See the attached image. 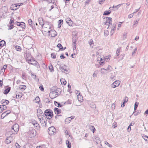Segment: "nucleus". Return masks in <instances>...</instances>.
<instances>
[{
    "label": "nucleus",
    "instance_id": "49",
    "mask_svg": "<svg viewBox=\"0 0 148 148\" xmlns=\"http://www.w3.org/2000/svg\"><path fill=\"white\" fill-rule=\"evenodd\" d=\"M104 35L106 36H107L108 34V31L107 30H104Z\"/></svg>",
    "mask_w": 148,
    "mask_h": 148
},
{
    "label": "nucleus",
    "instance_id": "25",
    "mask_svg": "<svg viewBox=\"0 0 148 148\" xmlns=\"http://www.w3.org/2000/svg\"><path fill=\"white\" fill-rule=\"evenodd\" d=\"M28 22L29 25L32 28L34 26V23H33L31 19H29L28 20Z\"/></svg>",
    "mask_w": 148,
    "mask_h": 148
},
{
    "label": "nucleus",
    "instance_id": "10",
    "mask_svg": "<svg viewBox=\"0 0 148 148\" xmlns=\"http://www.w3.org/2000/svg\"><path fill=\"white\" fill-rule=\"evenodd\" d=\"M19 126L16 123L13 125L12 127V130H13L16 132H17L18 131Z\"/></svg>",
    "mask_w": 148,
    "mask_h": 148
},
{
    "label": "nucleus",
    "instance_id": "48",
    "mask_svg": "<svg viewBox=\"0 0 148 148\" xmlns=\"http://www.w3.org/2000/svg\"><path fill=\"white\" fill-rule=\"evenodd\" d=\"M7 115H6V112H4L1 115V118L2 119H3L5 116Z\"/></svg>",
    "mask_w": 148,
    "mask_h": 148
},
{
    "label": "nucleus",
    "instance_id": "31",
    "mask_svg": "<svg viewBox=\"0 0 148 148\" xmlns=\"http://www.w3.org/2000/svg\"><path fill=\"white\" fill-rule=\"evenodd\" d=\"M2 103L3 104V105H5L8 104L9 101H8L7 100H2L1 101Z\"/></svg>",
    "mask_w": 148,
    "mask_h": 148
},
{
    "label": "nucleus",
    "instance_id": "43",
    "mask_svg": "<svg viewBox=\"0 0 148 148\" xmlns=\"http://www.w3.org/2000/svg\"><path fill=\"white\" fill-rule=\"evenodd\" d=\"M142 137L145 140L148 142V136L145 135H143Z\"/></svg>",
    "mask_w": 148,
    "mask_h": 148
},
{
    "label": "nucleus",
    "instance_id": "56",
    "mask_svg": "<svg viewBox=\"0 0 148 148\" xmlns=\"http://www.w3.org/2000/svg\"><path fill=\"white\" fill-rule=\"evenodd\" d=\"M105 143L106 145H108V146L109 147H112L111 145L109 144L107 142L105 141Z\"/></svg>",
    "mask_w": 148,
    "mask_h": 148
},
{
    "label": "nucleus",
    "instance_id": "29",
    "mask_svg": "<svg viewBox=\"0 0 148 148\" xmlns=\"http://www.w3.org/2000/svg\"><path fill=\"white\" fill-rule=\"evenodd\" d=\"M99 61V63L100 65H103L104 64L105 62V60L103 58H101Z\"/></svg>",
    "mask_w": 148,
    "mask_h": 148
},
{
    "label": "nucleus",
    "instance_id": "42",
    "mask_svg": "<svg viewBox=\"0 0 148 148\" xmlns=\"http://www.w3.org/2000/svg\"><path fill=\"white\" fill-rule=\"evenodd\" d=\"M112 69V67L110 66L109 65L108 66L107 69H106V70L107 71H109V72H110L111 71Z\"/></svg>",
    "mask_w": 148,
    "mask_h": 148
},
{
    "label": "nucleus",
    "instance_id": "13",
    "mask_svg": "<svg viewBox=\"0 0 148 148\" xmlns=\"http://www.w3.org/2000/svg\"><path fill=\"white\" fill-rule=\"evenodd\" d=\"M13 138L11 136H9L7 137L5 140V143L7 144H8L13 141Z\"/></svg>",
    "mask_w": 148,
    "mask_h": 148
},
{
    "label": "nucleus",
    "instance_id": "16",
    "mask_svg": "<svg viewBox=\"0 0 148 148\" xmlns=\"http://www.w3.org/2000/svg\"><path fill=\"white\" fill-rule=\"evenodd\" d=\"M32 123L35 127H36V128L38 129L39 128V125L36 121L35 120L32 121Z\"/></svg>",
    "mask_w": 148,
    "mask_h": 148
},
{
    "label": "nucleus",
    "instance_id": "12",
    "mask_svg": "<svg viewBox=\"0 0 148 148\" xmlns=\"http://www.w3.org/2000/svg\"><path fill=\"white\" fill-rule=\"evenodd\" d=\"M24 56L27 61L28 59H31V53L29 51L26 52V53L24 54Z\"/></svg>",
    "mask_w": 148,
    "mask_h": 148
},
{
    "label": "nucleus",
    "instance_id": "15",
    "mask_svg": "<svg viewBox=\"0 0 148 148\" xmlns=\"http://www.w3.org/2000/svg\"><path fill=\"white\" fill-rule=\"evenodd\" d=\"M49 96L51 99L54 98L58 96L53 91L50 92L49 94Z\"/></svg>",
    "mask_w": 148,
    "mask_h": 148
},
{
    "label": "nucleus",
    "instance_id": "32",
    "mask_svg": "<svg viewBox=\"0 0 148 148\" xmlns=\"http://www.w3.org/2000/svg\"><path fill=\"white\" fill-rule=\"evenodd\" d=\"M40 101V98L39 97L37 96L35 98V100H34V102L38 103Z\"/></svg>",
    "mask_w": 148,
    "mask_h": 148
},
{
    "label": "nucleus",
    "instance_id": "6",
    "mask_svg": "<svg viewBox=\"0 0 148 148\" xmlns=\"http://www.w3.org/2000/svg\"><path fill=\"white\" fill-rule=\"evenodd\" d=\"M106 21L104 23V24L108 25L111 24L112 22V18L111 17H107L106 19Z\"/></svg>",
    "mask_w": 148,
    "mask_h": 148
},
{
    "label": "nucleus",
    "instance_id": "51",
    "mask_svg": "<svg viewBox=\"0 0 148 148\" xmlns=\"http://www.w3.org/2000/svg\"><path fill=\"white\" fill-rule=\"evenodd\" d=\"M57 47L60 48V49L61 50V49H62V46L61 44L59 43L57 45Z\"/></svg>",
    "mask_w": 148,
    "mask_h": 148
},
{
    "label": "nucleus",
    "instance_id": "35",
    "mask_svg": "<svg viewBox=\"0 0 148 148\" xmlns=\"http://www.w3.org/2000/svg\"><path fill=\"white\" fill-rule=\"evenodd\" d=\"M89 129L93 133H94L95 131V129L93 126H90L89 127Z\"/></svg>",
    "mask_w": 148,
    "mask_h": 148
},
{
    "label": "nucleus",
    "instance_id": "17",
    "mask_svg": "<svg viewBox=\"0 0 148 148\" xmlns=\"http://www.w3.org/2000/svg\"><path fill=\"white\" fill-rule=\"evenodd\" d=\"M66 22L69 24V25H71L73 23V22L70 18L68 17L66 18Z\"/></svg>",
    "mask_w": 148,
    "mask_h": 148
},
{
    "label": "nucleus",
    "instance_id": "27",
    "mask_svg": "<svg viewBox=\"0 0 148 148\" xmlns=\"http://www.w3.org/2000/svg\"><path fill=\"white\" fill-rule=\"evenodd\" d=\"M26 88V86L25 85H21L19 86V88L21 90H24Z\"/></svg>",
    "mask_w": 148,
    "mask_h": 148
},
{
    "label": "nucleus",
    "instance_id": "21",
    "mask_svg": "<svg viewBox=\"0 0 148 148\" xmlns=\"http://www.w3.org/2000/svg\"><path fill=\"white\" fill-rule=\"evenodd\" d=\"M122 4H119L116 6L113 5V7H110L109 9H110V10H113V8H115L117 9H118L119 7H120L121 5Z\"/></svg>",
    "mask_w": 148,
    "mask_h": 148
},
{
    "label": "nucleus",
    "instance_id": "24",
    "mask_svg": "<svg viewBox=\"0 0 148 148\" xmlns=\"http://www.w3.org/2000/svg\"><path fill=\"white\" fill-rule=\"evenodd\" d=\"M93 140L95 142L97 143H98L100 142L99 138V137L95 136L93 138Z\"/></svg>",
    "mask_w": 148,
    "mask_h": 148
},
{
    "label": "nucleus",
    "instance_id": "3",
    "mask_svg": "<svg viewBox=\"0 0 148 148\" xmlns=\"http://www.w3.org/2000/svg\"><path fill=\"white\" fill-rule=\"evenodd\" d=\"M56 132V130L54 127L51 126L48 128V132L49 135H54Z\"/></svg>",
    "mask_w": 148,
    "mask_h": 148
},
{
    "label": "nucleus",
    "instance_id": "23",
    "mask_svg": "<svg viewBox=\"0 0 148 148\" xmlns=\"http://www.w3.org/2000/svg\"><path fill=\"white\" fill-rule=\"evenodd\" d=\"M10 87H8L7 88H5L3 92L4 94H7L8 93L10 90Z\"/></svg>",
    "mask_w": 148,
    "mask_h": 148
},
{
    "label": "nucleus",
    "instance_id": "45",
    "mask_svg": "<svg viewBox=\"0 0 148 148\" xmlns=\"http://www.w3.org/2000/svg\"><path fill=\"white\" fill-rule=\"evenodd\" d=\"M137 47H136L133 50V51L132 53V56H134L135 55V53L136 52L137 50Z\"/></svg>",
    "mask_w": 148,
    "mask_h": 148
},
{
    "label": "nucleus",
    "instance_id": "60",
    "mask_svg": "<svg viewBox=\"0 0 148 148\" xmlns=\"http://www.w3.org/2000/svg\"><path fill=\"white\" fill-rule=\"evenodd\" d=\"M45 145H41L39 146H38L36 147V148H38V147H45Z\"/></svg>",
    "mask_w": 148,
    "mask_h": 148
},
{
    "label": "nucleus",
    "instance_id": "57",
    "mask_svg": "<svg viewBox=\"0 0 148 148\" xmlns=\"http://www.w3.org/2000/svg\"><path fill=\"white\" fill-rule=\"evenodd\" d=\"M7 67V65H4V66L3 67V69H2V71H3H3H5V69H6Z\"/></svg>",
    "mask_w": 148,
    "mask_h": 148
},
{
    "label": "nucleus",
    "instance_id": "36",
    "mask_svg": "<svg viewBox=\"0 0 148 148\" xmlns=\"http://www.w3.org/2000/svg\"><path fill=\"white\" fill-rule=\"evenodd\" d=\"M63 23V21L62 20H59V24L58 25V27H60L61 26V25Z\"/></svg>",
    "mask_w": 148,
    "mask_h": 148
},
{
    "label": "nucleus",
    "instance_id": "54",
    "mask_svg": "<svg viewBox=\"0 0 148 148\" xmlns=\"http://www.w3.org/2000/svg\"><path fill=\"white\" fill-rule=\"evenodd\" d=\"M134 14L133 13L129 14L128 16V18H132L133 17Z\"/></svg>",
    "mask_w": 148,
    "mask_h": 148
},
{
    "label": "nucleus",
    "instance_id": "14",
    "mask_svg": "<svg viewBox=\"0 0 148 148\" xmlns=\"http://www.w3.org/2000/svg\"><path fill=\"white\" fill-rule=\"evenodd\" d=\"M49 35L51 37H55L56 35V32L54 30H51L50 31L49 30L48 31Z\"/></svg>",
    "mask_w": 148,
    "mask_h": 148
},
{
    "label": "nucleus",
    "instance_id": "53",
    "mask_svg": "<svg viewBox=\"0 0 148 148\" xmlns=\"http://www.w3.org/2000/svg\"><path fill=\"white\" fill-rule=\"evenodd\" d=\"M120 50V48H118L117 49L116 52V54L117 55V56H118L119 54V51Z\"/></svg>",
    "mask_w": 148,
    "mask_h": 148
},
{
    "label": "nucleus",
    "instance_id": "30",
    "mask_svg": "<svg viewBox=\"0 0 148 148\" xmlns=\"http://www.w3.org/2000/svg\"><path fill=\"white\" fill-rule=\"evenodd\" d=\"M116 29V25L113 24V26L112 27L111 30V33L112 35L114 32V31Z\"/></svg>",
    "mask_w": 148,
    "mask_h": 148
},
{
    "label": "nucleus",
    "instance_id": "41",
    "mask_svg": "<svg viewBox=\"0 0 148 148\" xmlns=\"http://www.w3.org/2000/svg\"><path fill=\"white\" fill-rule=\"evenodd\" d=\"M110 56H106L105 57H104L103 58L104 59L105 61H106V62H108L110 60Z\"/></svg>",
    "mask_w": 148,
    "mask_h": 148
},
{
    "label": "nucleus",
    "instance_id": "4",
    "mask_svg": "<svg viewBox=\"0 0 148 148\" xmlns=\"http://www.w3.org/2000/svg\"><path fill=\"white\" fill-rule=\"evenodd\" d=\"M36 131L35 129L32 128H29V134L31 137L35 136L36 135Z\"/></svg>",
    "mask_w": 148,
    "mask_h": 148
},
{
    "label": "nucleus",
    "instance_id": "28",
    "mask_svg": "<svg viewBox=\"0 0 148 148\" xmlns=\"http://www.w3.org/2000/svg\"><path fill=\"white\" fill-rule=\"evenodd\" d=\"M22 94L20 92H17L16 95V98H20L22 97Z\"/></svg>",
    "mask_w": 148,
    "mask_h": 148
},
{
    "label": "nucleus",
    "instance_id": "58",
    "mask_svg": "<svg viewBox=\"0 0 148 148\" xmlns=\"http://www.w3.org/2000/svg\"><path fill=\"white\" fill-rule=\"evenodd\" d=\"M110 78L112 80H114L115 79V75H112L110 76Z\"/></svg>",
    "mask_w": 148,
    "mask_h": 148
},
{
    "label": "nucleus",
    "instance_id": "50",
    "mask_svg": "<svg viewBox=\"0 0 148 148\" xmlns=\"http://www.w3.org/2000/svg\"><path fill=\"white\" fill-rule=\"evenodd\" d=\"M51 57L52 58L55 59L56 57V55L54 53L51 54Z\"/></svg>",
    "mask_w": 148,
    "mask_h": 148
},
{
    "label": "nucleus",
    "instance_id": "22",
    "mask_svg": "<svg viewBox=\"0 0 148 148\" xmlns=\"http://www.w3.org/2000/svg\"><path fill=\"white\" fill-rule=\"evenodd\" d=\"M77 97L78 100L79 101H82L83 100V97L80 95V93L77 95Z\"/></svg>",
    "mask_w": 148,
    "mask_h": 148
},
{
    "label": "nucleus",
    "instance_id": "52",
    "mask_svg": "<svg viewBox=\"0 0 148 148\" xmlns=\"http://www.w3.org/2000/svg\"><path fill=\"white\" fill-rule=\"evenodd\" d=\"M77 39L76 38V37L75 38H73V39L72 42L73 44H76V42Z\"/></svg>",
    "mask_w": 148,
    "mask_h": 148
},
{
    "label": "nucleus",
    "instance_id": "19",
    "mask_svg": "<svg viewBox=\"0 0 148 148\" xmlns=\"http://www.w3.org/2000/svg\"><path fill=\"white\" fill-rule=\"evenodd\" d=\"M61 110L58 108H55L54 109L55 113L56 114H58L61 113Z\"/></svg>",
    "mask_w": 148,
    "mask_h": 148
},
{
    "label": "nucleus",
    "instance_id": "8",
    "mask_svg": "<svg viewBox=\"0 0 148 148\" xmlns=\"http://www.w3.org/2000/svg\"><path fill=\"white\" fill-rule=\"evenodd\" d=\"M19 8V4H14L10 6V8L12 10H16Z\"/></svg>",
    "mask_w": 148,
    "mask_h": 148
},
{
    "label": "nucleus",
    "instance_id": "62",
    "mask_svg": "<svg viewBox=\"0 0 148 148\" xmlns=\"http://www.w3.org/2000/svg\"><path fill=\"white\" fill-rule=\"evenodd\" d=\"M139 20H136V21H135L134 22V25H137L138 23V21Z\"/></svg>",
    "mask_w": 148,
    "mask_h": 148
},
{
    "label": "nucleus",
    "instance_id": "61",
    "mask_svg": "<svg viewBox=\"0 0 148 148\" xmlns=\"http://www.w3.org/2000/svg\"><path fill=\"white\" fill-rule=\"evenodd\" d=\"M141 14V12L140 11H139L138 12V13L136 15V16L139 17L140 16V15Z\"/></svg>",
    "mask_w": 148,
    "mask_h": 148
},
{
    "label": "nucleus",
    "instance_id": "63",
    "mask_svg": "<svg viewBox=\"0 0 148 148\" xmlns=\"http://www.w3.org/2000/svg\"><path fill=\"white\" fill-rule=\"evenodd\" d=\"M10 112L11 111L10 110H8L5 112H6V115H7L10 113Z\"/></svg>",
    "mask_w": 148,
    "mask_h": 148
},
{
    "label": "nucleus",
    "instance_id": "20",
    "mask_svg": "<svg viewBox=\"0 0 148 148\" xmlns=\"http://www.w3.org/2000/svg\"><path fill=\"white\" fill-rule=\"evenodd\" d=\"M53 91L55 92L56 93V94L58 96V95L61 92V90L60 88H57L53 90Z\"/></svg>",
    "mask_w": 148,
    "mask_h": 148
},
{
    "label": "nucleus",
    "instance_id": "47",
    "mask_svg": "<svg viewBox=\"0 0 148 148\" xmlns=\"http://www.w3.org/2000/svg\"><path fill=\"white\" fill-rule=\"evenodd\" d=\"M20 27H22L23 29L25 28V23L23 22H22L21 24V26Z\"/></svg>",
    "mask_w": 148,
    "mask_h": 148
},
{
    "label": "nucleus",
    "instance_id": "40",
    "mask_svg": "<svg viewBox=\"0 0 148 148\" xmlns=\"http://www.w3.org/2000/svg\"><path fill=\"white\" fill-rule=\"evenodd\" d=\"M15 49L18 51H20L21 50V48L20 46H17L15 47Z\"/></svg>",
    "mask_w": 148,
    "mask_h": 148
},
{
    "label": "nucleus",
    "instance_id": "11",
    "mask_svg": "<svg viewBox=\"0 0 148 148\" xmlns=\"http://www.w3.org/2000/svg\"><path fill=\"white\" fill-rule=\"evenodd\" d=\"M27 59V62L31 64L36 65L38 63V62L36 61L33 59Z\"/></svg>",
    "mask_w": 148,
    "mask_h": 148
},
{
    "label": "nucleus",
    "instance_id": "9",
    "mask_svg": "<svg viewBox=\"0 0 148 148\" xmlns=\"http://www.w3.org/2000/svg\"><path fill=\"white\" fill-rule=\"evenodd\" d=\"M75 118V116H71L70 117H69L66 118L65 120V123L66 124H68L71 121L72 119H73Z\"/></svg>",
    "mask_w": 148,
    "mask_h": 148
},
{
    "label": "nucleus",
    "instance_id": "18",
    "mask_svg": "<svg viewBox=\"0 0 148 148\" xmlns=\"http://www.w3.org/2000/svg\"><path fill=\"white\" fill-rule=\"evenodd\" d=\"M7 107L5 105H0V113H1L4 110L6 109Z\"/></svg>",
    "mask_w": 148,
    "mask_h": 148
},
{
    "label": "nucleus",
    "instance_id": "37",
    "mask_svg": "<svg viewBox=\"0 0 148 148\" xmlns=\"http://www.w3.org/2000/svg\"><path fill=\"white\" fill-rule=\"evenodd\" d=\"M60 82L62 84H63L64 85H65L66 84V81L65 79H60Z\"/></svg>",
    "mask_w": 148,
    "mask_h": 148
},
{
    "label": "nucleus",
    "instance_id": "55",
    "mask_svg": "<svg viewBox=\"0 0 148 148\" xmlns=\"http://www.w3.org/2000/svg\"><path fill=\"white\" fill-rule=\"evenodd\" d=\"M13 28V25H10L9 26V28H8V29L11 30Z\"/></svg>",
    "mask_w": 148,
    "mask_h": 148
},
{
    "label": "nucleus",
    "instance_id": "38",
    "mask_svg": "<svg viewBox=\"0 0 148 148\" xmlns=\"http://www.w3.org/2000/svg\"><path fill=\"white\" fill-rule=\"evenodd\" d=\"M5 44V42L4 40H2L0 41V46L3 47Z\"/></svg>",
    "mask_w": 148,
    "mask_h": 148
},
{
    "label": "nucleus",
    "instance_id": "59",
    "mask_svg": "<svg viewBox=\"0 0 148 148\" xmlns=\"http://www.w3.org/2000/svg\"><path fill=\"white\" fill-rule=\"evenodd\" d=\"M73 48V50H76V44H72Z\"/></svg>",
    "mask_w": 148,
    "mask_h": 148
},
{
    "label": "nucleus",
    "instance_id": "5",
    "mask_svg": "<svg viewBox=\"0 0 148 148\" xmlns=\"http://www.w3.org/2000/svg\"><path fill=\"white\" fill-rule=\"evenodd\" d=\"M121 82L119 80H116L111 85V87L114 88L118 86L120 84Z\"/></svg>",
    "mask_w": 148,
    "mask_h": 148
},
{
    "label": "nucleus",
    "instance_id": "33",
    "mask_svg": "<svg viewBox=\"0 0 148 148\" xmlns=\"http://www.w3.org/2000/svg\"><path fill=\"white\" fill-rule=\"evenodd\" d=\"M111 10H110V9H109V10L108 11H105L103 13V15H107L109 14H110L111 12Z\"/></svg>",
    "mask_w": 148,
    "mask_h": 148
},
{
    "label": "nucleus",
    "instance_id": "1",
    "mask_svg": "<svg viewBox=\"0 0 148 148\" xmlns=\"http://www.w3.org/2000/svg\"><path fill=\"white\" fill-rule=\"evenodd\" d=\"M41 115H39L38 113L37 112L38 117L41 124L42 126L44 127H47L46 119L45 117L41 113Z\"/></svg>",
    "mask_w": 148,
    "mask_h": 148
},
{
    "label": "nucleus",
    "instance_id": "46",
    "mask_svg": "<svg viewBox=\"0 0 148 148\" xmlns=\"http://www.w3.org/2000/svg\"><path fill=\"white\" fill-rule=\"evenodd\" d=\"M14 22V19L13 18H11L10 21L9 22L10 25H13V23Z\"/></svg>",
    "mask_w": 148,
    "mask_h": 148
},
{
    "label": "nucleus",
    "instance_id": "44",
    "mask_svg": "<svg viewBox=\"0 0 148 148\" xmlns=\"http://www.w3.org/2000/svg\"><path fill=\"white\" fill-rule=\"evenodd\" d=\"M106 69L104 68H102L101 69V73L103 74H105L106 73Z\"/></svg>",
    "mask_w": 148,
    "mask_h": 148
},
{
    "label": "nucleus",
    "instance_id": "64",
    "mask_svg": "<svg viewBox=\"0 0 148 148\" xmlns=\"http://www.w3.org/2000/svg\"><path fill=\"white\" fill-rule=\"evenodd\" d=\"M105 0H100L99 1V3L100 4H102V2L105 1Z\"/></svg>",
    "mask_w": 148,
    "mask_h": 148
},
{
    "label": "nucleus",
    "instance_id": "2",
    "mask_svg": "<svg viewBox=\"0 0 148 148\" xmlns=\"http://www.w3.org/2000/svg\"><path fill=\"white\" fill-rule=\"evenodd\" d=\"M45 114L47 119H51L53 116V112L49 109L45 110Z\"/></svg>",
    "mask_w": 148,
    "mask_h": 148
},
{
    "label": "nucleus",
    "instance_id": "26",
    "mask_svg": "<svg viewBox=\"0 0 148 148\" xmlns=\"http://www.w3.org/2000/svg\"><path fill=\"white\" fill-rule=\"evenodd\" d=\"M38 21L39 24H40L41 26H42L44 25L43 21L42 18H38Z\"/></svg>",
    "mask_w": 148,
    "mask_h": 148
},
{
    "label": "nucleus",
    "instance_id": "7",
    "mask_svg": "<svg viewBox=\"0 0 148 148\" xmlns=\"http://www.w3.org/2000/svg\"><path fill=\"white\" fill-rule=\"evenodd\" d=\"M59 69L62 72H64L66 74H67L70 72V70L69 69H65L64 67L63 66H60Z\"/></svg>",
    "mask_w": 148,
    "mask_h": 148
},
{
    "label": "nucleus",
    "instance_id": "39",
    "mask_svg": "<svg viewBox=\"0 0 148 148\" xmlns=\"http://www.w3.org/2000/svg\"><path fill=\"white\" fill-rule=\"evenodd\" d=\"M66 144L68 148H71V143L68 140L66 141Z\"/></svg>",
    "mask_w": 148,
    "mask_h": 148
},
{
    "label": "nucleus",
    "instance_id": "34",
    "mask_svg": "<svg viewBox=\"0 0 148 148\" xmlns=\"http://www.w3.org/2000/svg\"><path fill=\"white\" fill-rule=\"evenodd\" d=\"M54 103L56 106L58 107H62V105H61V104L60 103L58 102L55 101L54 102Z\"/></svg>",
    "mask_w": 148,
    "mask_h": 148
}]
</instances>
